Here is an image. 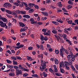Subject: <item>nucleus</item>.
Returning a JSON list of instances; mask_svg holds the SVG:
<instances>
[{
  "label": "nucleus",
  "mask_w": 78,
  "mask_h": 78,
  "mask_svg": "<svg viewBox=\"0 0 78 78\" xmlns=\"http://www.w3.org/2000/svg\"><path fill=\"white\" fill-rule=\"evenodd\" d=\"M70 55H68L67 56V58L69 59V60H70L71 61H74L75 60V58H74V55L73 54V53L70 52Z\"/></svg>",
  "instance_id": "1"
},
{
  "label": "nucleus",
  "mask_w": 78,
  "mask_h": 78,
  "mask_svg": "<svg viewBox=\"0 0 78 78\" xmlns=\"http://www.w3.org/2000/svg\"><path fill=\"white\" fill-rule=\"evenodd\" d=\"M16 75L18 76V75H22V71L21 70H17L16 71Z\"/></svg>",
  "instance_id": "2"
},
{
  "label": "nucleus",
  "mask_w": 78,
  "mask_h": 78,
  "mask_svg": "<svg viewBox=\"0 0 78 78\" xmlns=\"http://www.w3.org/2000/svg\"><path fill=\"white\" fill-rule=\"evenodd\" d=\"M59 67H65V65L64 66V63L63 61H62L61 62H59Z\"/></svg>",
  "instance_id": "3"
},
{
  "label": "nucleus",
  "mask_w": 78,
  "mask_h": 78,
  "mask_svg": "<svg viewBox=\"0 0 78 78\" xmlns=\"http://www.w3.org/2000/svg\"><path fill=\"white\" fill-rule=\"evenodd\" d=\"M0 25L1 27H2V28H5L4 23L2 21H0Z\"/></svg>",
  "instance_id": "4"
},
{
  "label": "nucleus",
  "mask_w": 78,
  "mask_h": 78,
  "mask_svg": "<svg viewBox=\"0 0 78 78\" xmlns=\"http://www.w3.org/2000/svg\"><path fill=\"white\" fill-rule=\"evenodd\" d=\"M8 3H5L3 5V7L4 8H8V5H9Z\"/></svg>",
  "instance_id": "5"
},
{
  "label": "nucleus",
  "mask_w": 78,
  "mask_h": 78,
  "mask_svg": "<svg viewBox=\"0 0 78 78\" xmlns=\"http://www.w3.org/2000/svg\"><path fill=\"white\" fill-rule=\"evenodd\" d=\"M54 61L55 64H58L59 63V61H58V59L57 58H55Z\"/></svg>",
  "instance_id": "6"
},
{
  "label": "nucleus",
  "mask_w": 78,
  "mask_h": 78,
  "mask_svg": "<svg viewBox=\"0 0 78 78\" xmlns=\"http://www.w3.org/2000/svg\"><path fill=\"white\" fill-rule=\"evenodd\" d=\"M54 36L57 39L58 41H59V40L60 39V37L58 35H57V34L55 35Z\"/></svg>",
  "instance_id": "7"
},
{
  "label": "nucleus",
  "mask_w": 78,
  "mask_h": 78,
  "mask_svg": "<svg viewBox=\"0 0 78 78\" xmlns=\"http://www.w3.org/2000/svg\"><path fill=\"white\" fill-rule=\"evenodd\" d=\"M65 66H68L70 65V64L68 62L65 61L64 62Z\"/></svg>",
  "instance_id": "8"
},
{
  "label": "nucleus",
  "mask_w": 78,
  "mask_h": 78,
  "mask_svg": "<svg viewBox=\"0 0 78 78\" xmlns=\"http://www.w3.org/2000/svg\"><path fill=\"white\" fill-rule=\"evenodd\" d=\"M9 75L10 76H15V74L14 73H10Z\"/></svg>",
  "instance_id": "9"
},
{
  "label": "nucleus",
  "mask_w": 78,
  "mask_h": 78,
  "mask_svg": "<svg viewBox=\"0 0 78 78\" xmlns=\"http://www.w3.org/2000/svg\"><path fill=\"white\" fill-rule=\"evenodd\" d=\"M59 68L60 69V70L61 73H64V69H62V67H59Z\"/></svg>",
  "instance_id": "10"
},
{
  "label": "nucleus",
  "mask_w": 78,
  "mask_h": 78,
  "mask_svg": "<svg viewBox=\"0 0 78 78\" xmlns=\"http://www.w3.org/2000/svg\"><path fill=\"white\" fill-rule=\"evenodd\" d=\"M5 12L7 13H8V14H12V11H11L8 10H5Z\"/></svg>",
  "instance_id": "11"
},
{
  "label": "nucleus",
  "mask_w": 78,
  "mask_h": 78,
  "mask_svg": "<svg viewBox=\"0 0 78 78\" xmlns=\"http://www.w3.org/2000/svg\"><path fill=\"white\" fill-rule=\"evenodd\" d=\"M40 37L41 41H44V36L42 35H41Z\"/></svg>",
  "instance_id": "12"
},
{
  "label": "nucleus",
  "mask_w": 78,
  "mask_h": 78,
  "mask_svg": "<svg viewBox=\"0 0 78 78\" xmlns=\"http://www.w3.org/2000/svg\"><path fill=\"white\" fill-rule=\"evenodd\" d=\"M67 28H65L64 29V33H66L67 34H69V31H67Z\"/></svg>",
  "instance_id": "13"
},
{
  "label": "nucleus",
  "mask_w": 78,
  "mask_h": 78,
  "mask_svg": "<svg viewBox=\"0 0 78 78\" xmlns=\"http://www.w3.org/2000/svg\"><path fill=\"white\" fill-rule=\"evenodd\" d=\"M45 68L43 67V66L42 67H40V69L41 70V71H42V72L44 71V70L45 69Z\"/></svg>",
  "instance_id": "14"
},
{
  "label": "nucleus",
  "mask_w": 78,
  "mask_h": 78,
  "mask_svg": "<svg viewBox=\"0 0 78 78\" xmlns=\"http://www.w3.org/2000/svg\"><path fill=\"white\" fill-rule=\"evenodd\" d=\"M68 51H69L70 53V52L72 53V48L71 47H68Z\"/></svg>",
  "instance_id": "15"
},
{
  "label": "nucleus",
  "mask_w": 78,
  "mask_h": 78,
  "mask_svg": "<svg viewBox=\"0 0 78 78\" xmlns=\"http://www.w3.org/2000/svg\"><path fill=\"white\" fill-rule=\"evenodd\" d=\"M40 49L41 50H44V46L42 44H41L40 45Z\"/></svg>",
  "instance_id": "16"
},
{
  "label": "nucleus",
  "mask_w": 78,
  "mask_h": 78,
  "mask_svg": "<svg viewBox=\"0 0 78 78\" xmlns=\"http://www.w3.org/2000/svg\"><path fill=\"white\" fill-rule=\"evenodd\" d=\"M7 66L8 68H10V69H12L13 68V66L12 65H7Z\"/></svg>",
  "instance_id": "17"
},
{
  "label": "nucleus",
  "mask_w": 78,
  "mask_h": 78,
  "mask_svg": "<svg viewBox=\"0 0 78 78\" xmlns=\"http://www.w3.org/2000/svg\"><path fill=\"white\" fill-rule=\"evenodd\" d=\"M52 23L53 24H55V25H58L59 24L58 22L56 21H52Z\"/></svg>",
  "instance_id": "18"
},
{
  "label": "nucleus",
  "mask_w": 78,
  "mask_h": 78,
  "mask_svg": "<svg viewBox=\"0 0 78 78\" xmlns=\"http://www.w3.org/2000/svg\"><path fill=\"white\" fill-rule=\"evenodd\" d=\"M19 24L20 25V26H21L22 27H23L25 26V24L22 23H19Z\"/></svg>",
  "instance_id": "19"
},
{
  "label": "nucleus",
  "mask_w": 78,
  "mask_h": 78,
  "mask_svg": "<svg viewBox=\"0 0 78 78\" xmlns=\"http://www.w3.org/2000/svg\"><path fill=\"white\" fill-rule=\"evenodd\" d=\"M4 22H5L6 20H7V19H6L5 18H2V19H1Z\"/></svg>",
  "instance_id": "20"
},
{
  "label": "nucleus",
  "mask_w": 78,
  "mask_h": 78,
  "mask_svg": "<svg viewBox=\"0 0 78 78\" xmlns=\"http://www.w3.org/2000/svg\"><path fill=\"white\" fill-rule=\"evenodd\" d=\"M57 22H59V23H63V21H62L60 19H57Z\"/></svg>",
  "instance_id": "21"
},
{
  "label": "nucleus",
  "mask_w": 78,
  "mask_h": 78,
  "mask_svg": "<svg viewBox=\"0 0 78 78\" xmlns=\"http://www.w3.org/2000/svg\"><path fill=\"white\" fill-rule=\"evenodd\" d=\"M21 4H20V6L22 8V7H23V2H21Z\"/></svg>",
  "instance_id": "22"
},
{
  "label": "nucleus",
  "mask_w": 78,
  "mask_h": 78,
  "mask_svg": "<svg viewBox=\"0 0 78 78\" xmlns=\"http://www.w3.org/2000/svg\"><path fill=\"white\" fill-rule=\"evenodd\" d=\"M33 12H34V9H30L29 10V12L30 13H31Z\"/></svg>",
  "instance_id": "23"
},
{
  "label": "nucleus",
  "mask_w": 78,
  "mask_h": 78,
  "mask_svg": "<svg viewBox=\"0 0 78 78\" xmlns=\"http://www.w3.org/2000/svg\"><path fill=\"white\" fill-rule=\"evenodd\" d=\"M43 56L44 55L42 54H41L38 56V58H41V59H43Z\"/></svg>",
  "instance_id": "24"
},
{
  "label": "nucleus",
  "mask_w": 78,
  "mask_h": 78,
  "mask_svg": "<svg viewBox=\"0 0 78 78\" xmlns=\"http://www.w3.org/2000/svg\"><path fill=\"white\" fill-rule=\"evenodd\" d=\"M48 70L49 71V72H51V73H53V72H54L53 70L52 69V68H50Z\"/></svg>",
  "instance_id": "25"
},
{
  "label": "nucleus",
  "mask_w": 78,
  "mask_h": 78,
  "mask_svg": "<svg viewBox=\"0 0 78 78\" xmlns=\"http://www.w3.org/2000/svg\"><path fill=\"white\" fill-rule=\"evenodd\" d=\"M55 52L56 54L57 55H58V54H59V51L58 50H57L56 49L55 50Z\"/></svg>",
  "instance_id": "26"
},
{
  "label": "nucleus",
  "mask_w": 78,
  "mask_h": 78,
  "mask_svg": "<svg viewBox=\"0 0 78 78\" xmlns=\"http://www.w3.org/2000/svg\"><path fill=\"white\" fill-rule=\"evenodd\" d=\"M44 36H45V35L46 36H50V34H49V33H43Z\"/></svg>",
  "instance_id": "27"
},
{
  "label": "nucleus",
  "mask_w": 78,
  "mask_h": 78,
  "mask_svg": "<svg viewBox=\"0 0 78 78\" xmlns=\"http://www.w3.org/2000/svg\"><path fill=\"white\" fill-rule=\"evenodd\" d=\"M28 5H29V6H30L31 7H33L34 5V4L31 3H29Z\"/></svg>",
  "instance_id": "28"
},
{
  "label": "nucleus",
  "mask_w": 78,
  "mask_h": 78,
  "mask_svg": "<svg viewBox=\"0 0 78 78\" xmlns=\"http://www.w3.org/2000/svg\"><path fill=\"white\" fill-rule=\"evenodd\" d=\"M68 3L69 4V5H73V2H72V1L71 0H69L68 2Z\"/></svg>",
  "instance_id": "29"
},
{
  "label": "nucleus",
  "mask_w": 78,
  "mask_h": 78,
  "mask_svg": "<svg viewBox=\"0 0 78 78\" xmlns=\"http://www.w3.org/2000/svg\"><path fill=\"white\" fill-rule=\"evenodd\" d=\"M20 14H26V11H21Z\"/></svg>",
  "instance_id": "30"
},
{
  "label": "nucleus",
  "mask_w": 78,
  "mask_h": 78,
  "mask_svg": "<svg viewBox=\"0 0 78 78\" xmlns=\"http://www.w3.org/2000/svg\"><path fill=\"white\" fill-rule=\"evenodd\" d=\"M52 33H53V34H57L58 32L55 30H52Z\"/></svg>",
  "instance_id": "31"
},
{
  "label": "nucleus",
  "mask_w": 78,
  "mask_h": 78,
  "mask_svg": "<svg viewBox=\"0 0 78 78\" xmlns=\"http://www.w3.org/2000/svg\"><path fill=\"white\" fill-rule=\"evenodd\" d=\"M16 58L17 59H19L20 60H22V58L19 56H16Z\"/></svg>",
  "instance_id": "32"
},
{
  "label": "nucleus",
  "mask_w": 78,
  "mask_h": 78,
  "mask_svg": "<svg viewBox=\"0 0 78 78\" xmlns=\"http://www.w3.org/2000/svg\"><path fill=\"white\" fill-rule=\"evenodd\" d=\"M63 46H61V48L60 50V53H62L63 51Z\"/></svg>",
  "instance_id": "33"
},
{
  "label": "nucleus",
  "mask_w": 78,
  "mask_h": 78,
  "mask_svg": "<svg viewBox=\"0 0 78 78\" xmlns=\"http://www.w3.org/2000/svg\"><path fill=\"white\" fill-rule=\"evenodd\" d=\"M65 69L66 70H70V68L68 66H65Z\"/></svg>",
  "instance_id": "34"
},
{
  "label": "nucleus",
  "mask_w": 78,
  "mask_h": 78,
  "mask_svg": "<svg viewBox=\"0 0 78 78\" xmlns=\"http://www.w3.org/2000/svg\"><path fill=\"white\" fill-rule=\"evenodd\" d=\"M6 61L7 62L8 64H11V63L12 62H11V61L9 60H7Z\"/></svg>",
  "instance_id": "35"
},
{
  "label": "nucleus",
  "mask_w": 78,
  "mask_h": 78,
  "mask_svg": "<svg viewBox=\"0 0 78 78\" xmlns=\"http://www.w3.org/2000/svg\"><path fill=\"white\" fill-rule=\"evenodd\" d=\"M13 68L15 69H16V71L17 70H18V69H19V66H13Z\"/></svg>",
  "instance_id": "36"
},
{
  "label": "nucleus",
  "mask_w": 78,
  "mask_h": 78,
  "mask_svg": "<svg viewBox=\"0 0 78 78\" xmlns=\"http://www.w3.org/2000/svg\"><path fill=\"white\" fill-rule=\"evenodd\" d=\"M21 11H20L19 10H17L16 11V12L18 14H20L21 13Z\"/></svg>",
  "instance_id": "37"
},
{
  "label": "nucleus",
  "mask_w": 78,
  "mask_h": 78,
  "mask_svg": "<svg viewBox=\"0 0 78 78\" xmlns=\"http://www.w3.org/2000/svg\"><path fill=\"white\" fill-rule=\"evenodd\" d=\"M62 10H63V11L64 12H67V10L66 9V8H63L62 9Z\"/></svg>",
  "instance_id": "38"
},
{
  "label": "nucleus",
  "mask_w": 78,
  "mask_h": 78,
  "mask_svg": "<svg viewBox=\"0 0 78 78\" xmlns=\"http://www.w3.org/2000/svg\"><path fill=\"white\" fill-rule=\"evenodd\" d=\"M13 65H16L17 64V61H15L14 60L13 61Z\"/></svg>",
  "instance_id": "39"
},
{
  "label": "nucleus",
  "mask_w": 78,
  "mask_h": 78,
  "mask_svg": "<svg viewBox=\"0 0 78 78\" xmlns=\"http://www.w3.org/2000/svg\"><path fill=\"white\" fill-rule=\"evenodd\" d=\"M12 20L13 22H14L15 23H16V22H17V20H16V19L12 18Z\"/></svg>",
  "instance_id": "40"
},
{
  "label": "nucleus",
  "mask_w": 78,
  "mask_h": 78,
  "mask_svg": "<svg viewBox=\"0 0 78 78\" xmlns=\"http://www.w3.org/2000/svg\"><path fill=\"white\" fill-rule=\"evenodd\" d=\"M11 58L12 60H15V61L17 59L15 57H11Z\"/></svg>",
  "instance_id": "41"
},
{
  "label": "nucleus",
  "mask_w": 78,
  "mask_h": 78,
  "mask_svg": "<svg viewBox=\"0 0 78 78\" xmlns=\"http://www.w3.org/2000/svg\"><path fill=\"white\" fill-rule=\"evenodd\" d=\"M60 55L62 58H64V56H63V54L64 53L63 52H60L59 53Z\"/></svg>",
  "instance_id": "42"
},
{
  "label": "nucleus",
  "mask_w": 78,
  "mask_h": 78,
  "mask_svg": "<svg viewBox=\"0 0 78 78\" xmlns=\"http://www.w3.org/2000/svg\"><path fill=\"white\" fill-rule=\"evenodd\" d=\"M32 76H33V77H37L38 76V75H37V74H33L32 75Z\"/></svg>",
  "instance_id": "43"
},
{
  "label": "nucleus",
  "mask_w": 78,
  "mask_h": 78,
  "mask_svg": "<svg viewBox=\"0 0 78 78\" xmlns=\"http://www.w3.org/2000/svg\"><path fill=\"white\" fill-rule=\"evenodd\" d=\"M24 46V45L22 44H20L19 46V48H22Z\"/></svg>",
  "instance_id": "44"
},
{
  "label": "nucleus",
  "mask_w": 78,
  "mask_h": 78,
  "mask_svg": "<svg viewBox=\"0 0 78 78\" xmlns=\"http://www.w3.org/2000/svg\"><path fill=\"white\" fill-rule=\"evenodd\" d=\"M55 75L56 76H60V73H55Z\"/></svg>",
  "instance_id": "45"
},
{
  "label": "nucleus",
  "mask_w": 78,
  "mask_h": 78,
  "mask_svg": "<svg viewBox=\"0 0 78 78\" xmlns=\"http://www.w3.org/2000/svg\"><path fill=\"white\" fill-rule=\"evenodd\" d=\"M48 50L50 52H51L53 51V48H50L48 49Z\"/></svg>",
  "instance_id": "46"
},
{
  "label": "nucleus",
  "mask_w": 78,
  "mask_h": 78,
  "mask_svg": "<svg viewBox=\"0 0 78 78\" xmlns=\"http://www.w3.org/2000/svg\"><path fill=\"white\" fill-rule=\"evenodd\" d=\"M2 39L3 41H6V37H2Z\"/></svg>",
  "instance_id": "47"
},
{
  "label": "nucleus",
  "mask_w": 78,
  "mask_h": 78,
  "mask_svg": "<svg viewBox=\"0 0 78 78\" xmlns=\"http://www.w3.org/2000/svg\"><path fill=\"white\" fill-rule=\"evenodd\" d=\"M72 8V6L70 5H69L67 7V8L68 9H70V8Z\"/></svg>",
  "instance_id": "48"
},
{
  "label": "nucleus",
  "mask_w": 78,
  "mask_h": 78,
  "mask_svg": "<svg viewBox=\"0 0 78 78\" xmlns=\"http://www.w3.org/2000/svg\"><path fill=\"white\" fill-rule=\"evenodd\" d=\"M33 47H29L28 48V50H33Z\"/></svg>",
  "instance_id": "49"
},
{
  "label": "nucleus",
  "mask_w": 78,
  "mask_h": 78,
  "mask_svg": "<svg viewBox=\"0 0 78 78\" xmlns=\"http://www.w3.org/2000/svg\"><path fill=\"white\" fill-rule=\"evenodd\" d=\"M73 21L72 20H69L68 21V23L69 24H72V23Z\"/></svg>",
  "instance_id": "50"
},
{
  "label": "nucleus",
  "mask_w": 78,
  "mask_h": 78,
  "mask_svg": "<svg viewBox=\"0 0 78 78\" xmlns=\"http://www.w3.org/2000/svg\"><path fill=\"white\" fill-rule=\"evenodd\" d=\"M18 66H19V69H21L22 68H23L21 64L19 65Z\"/></svg>",
  "instance_id": "51"
},
{
  "label": "nucleus",
  "mask_w": 78,
  "mask_h": 78,
  "mask_svg": "<svg viewBox=\"0 0 78 78\" xmlns=\"http://www.w3.org/2000/svg\"><path fill=\"white\" fill-rule=\"evenodd\" d=\"M1 10L2 12H4L5 11V8H1Z\"/></svg>",
  "instance_id": "52"
},
{
  "label": "nucleus",
  "mask_w": 78,
  "mask_h": 78,
  "mask_svg": "<svg viewBox=\"0 0 78 78\" xmlns=\"http://www.w3.org/2000/svg\"><path fill=\"white\" fill-rule=\"evenodd\" d=\"M66 28V30L68 31H71V30H72V28L71 27Z\"/></svg>",
  "instance_id": "53"
},
{
  "label": "nucleus",
  "mask_w": 78,
  "mask_h": 78,
  "mask_svg": "<svg viewBox=\"0 0 78 78\" xmlns=\"http://www.w3.org/2000/svg\"><path fill=\"white\" fill-rule=\"evenodd\" d=\"M37 21H34L33 22H31V24H33V25H34L35 23H36V24H37Z\"/></svg>",
  "instance_id": "54"
},
{
  "label": "nucleus",
  "mask_w": 78,
  "mask_h": 78,
  "mask_svg": "<svg viewBox=\"0 0 78 78\" xmlns=\"http://www.w3.org/2000/svg\"><path fill=\"white\" fill-rule=\"evenodd\" d=\"M47 31V30L46 29H43L42 30V31L43 32H44V33H45V32H46Z\"/></svg>",
  "instance_id": "55"
},
{
  "label": "nucleus",
  "mask_w": 78,
  "mask_h": 78,
  "mask_svg": "<svg viewBox=\"0 0 78 78\" xmlns=\"http://www.w3.org/2000/svg\"><path fill=\"white\" fill-rule=\"evenodd\" d=\"M30 21L31 22H33L34 21V20L33 18H30Z\"/></svg>",
  "instance_id": "56"
},
{
  "label": "nucleus",
  "mask_w": 78,
  "mask_h": 78,
  "mask_svg": "<svg viewBox=\"0 0 78 78\" xmlns=\"http://www.w3.org/2000/svg\"><path fill=\"white\" fill-rule=\"evenodd\" d=\"M25 31V30L24 28H21L20 30L21 32H23V31Z\"/></svg>",
  "instance_id": "57"
},
{
  "label": "nucleus",
  "mask_w": 78,
  "mask_h": 78,
  "mask_svg": "<svg viewBox=\"0 0 78 78\" xmlns=\"http://www.w3.org/2000/svg\"><path fill=\"white\" fill-rule=\"evenodd\" d=\"M31 58V57L29 56H27V60H29V61H30Z\"/></svg>",
  "instance_id": "58"
},
{
  "label": "nucleus",
  "mask_w": 78,
  "mask_h": 78,
  "mask_svg": "<svg viewBox=\"0 0 78 78\" xmlns=\"http://www.w3.org/2000/svg\"><path fill=\"white\" fill-rule=\"evenodd\" d=\"M44 15H45L46 16H48V13L47 12H44L43 13Z\"/></svg>",
  "instance_id": "59"
},
{
  "label": "nucleus",
  "mask_w": 78,
  "mask_h": 78,
  "mask_svg": "<svg viewBox=\"0 0 78 78\" xmlns=\"http://www.w3.org/2000/svg\"><path fill=\"white\" fill-rule=\"evenodd\" d=\"M75 23H76V24L78 25V20H76L74 21Z\"/></svg>",
  "instance_id": "60"
},
{
  "label": "nucleus",
  "mask_w": 78,
  "mask_h": 78,
  "mask_svg": "<svg viewBox=\"0 0 78 78\" xmlns=\"http://www.w3.org/2000/svg\"><path fill=\"white\" fill-rule=\"evenodd\" d=\"M74 30H78V26H76L75 27V28H74Z\"/></svg>",
  "instance_id": "61"
},
{
  "label": "nucleus",
  "mask_w": 78,
  "mask_h": 78,
  "mask_svg": "<svg viewBox=\"0 0 78 78\" xmlns=\"http://www.w3.org/2000/svg\"><path fill=\"white\" fill-rule=\"evenodd\" d=\"M51 1H50V0H47V2L46 3H51Z\"/></svg>",
  "instance_id": "62"
},
{
  "label": "nucleus",
  "mask_w": 78,
  "mask_h": 78,
  "mask_svg": "<svg viewBox=\"0 0 78 78\" xmlns=\"http://www.w3.org/2000/svg\"><path fill=\"white\" fill-rule=\"evenodd\" d=\"M44 40H45V41H46L48 40V38H47V37H45Z\"/></svg>",
  "instance_id": "63"
},
{
  "label": "nucleus",
  "mask_w": 78,
  "mask_h": 78,
  "mask_svg": "<svg viewBox=\"0 0 78 78\" xmlns=\"http://www.w3.org/2000/svg\"><path fill=\"white\" fill-rule=\"evenodd\" d=\"M75 67L76 70H78V65H76Z\"/></svg>",
  "instance_id": "64"
}]
</instances>
